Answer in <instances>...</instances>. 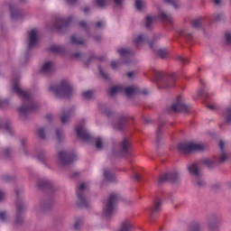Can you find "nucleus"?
<instances>
[{"instance_id":"obj_1","label":"nucleus","mask_w":231,"mask_h":231,"mask_svg":"<svg viewBox=\"0 0 231 231\" xmlns=\"http://www.w3.org/2000/svg\"><path fill=\"white\" fill-rule=\"evenodd\" d=\"M13 90L23 99V104L18 108V113L22 116H26L28 113L32 111H37V105L33 103L32 95L28 91L21 89V85L19 84V78L13 79Z\"/></svg>"},{"instance_id":"obj_2","label":"nucleus","mask_w":231,"mask_h":231,"mask_svg":"<svg viewBox=\"0 0 231 231\" xmlns=\"http://www.w3.org/2000/svg\"><path fill=\"white\" fill-rule=\"evenodd\" d=\"M226 160H228V154L223 153L218 159V161L216 159L214 161L210 159H204L202 162L204 165H207L208 169H213V167L216 166V163H217V162L219 163H223V162H226ZM202 162H195L188 166L189 172L191 173L196 178V183L198 187H205V180L201 179V173L199 172V171H201Z\"/></svg>"},{"instance_id":"obj_3","label":"nucleus","mask_w":231,"mask_h":231,"mask_svg":"<svg viewBox=\"0 0 231 231\" xmlns=\"http://www.w3.org/2000/svg\"><path fill=\"white\" fill-rule=\"evenodd\" d=\"M50 91H53L55 97H58L69 98V97L73 95V88H71V85H69V82H68L66 79L61 80L60 86L58 87L51 86L50 88Z\"/></svg>"},{"instance_id":"obj_4","label":"nucleus","mask_w":231,"mask_h":231,"mask_svg":"<svg viewBox=\"0 0 231 231\" xmlns=\"http://www.w3.org/2000/svg\"><path fill=\"white\" fill-rule=\"evenodd\" d=\"M203 149H205V145L192 142L180 143L177 146L180 154H190V152H194V151H203Z\"/></svg>"},{"instance_id":"obj_5","label":"nucleus","mask_w":231,"mask_h":231,"mask_svg":"<svg viewBox=\"0 0 231 231\" xmlns=\"http://www.w3.org/2000/svg\"><path fill=\"white\" fill-rule=\"evenodd\" d=\"M118 201V195L116 193H112L106 202L105 203V208L103 209V214L109 217V216H113L115 214V210H116V203Z\"/></svg>"},{"instance_id":"obj_6","label":"nucleus","mask_w":231,"mask_h":231,"mask_svg":"<svg viewBox=\"0 0 231 231\" xmlns=\"http://www.w3.org/2000/svg\"><path fill=\"white\" fill-rule=\"evenodd\" d=\"M152 73L156 82H163L166 88H174V86H176V79H174V77H170L169 80H165V77H167L165 72L153 69Z\"/></svg>"},{"instance_id":"obj_7","label":"nucleus","mask_w":231,"mask_h":231,"mask_svg":"<svg viewBox=\"0 0 231 231\" xmlns=\"http://www.w3.org/2000/svg\"><path fill=\"white\" fill-rule=\"evenodd\" d=\"M88 190V184L86 183H81L80 186L76 189L77 196H78V206L80 208H88L89 207V202L86 200L84 198V192Z\"/></svg>"},{"instance_id":"obj_8","label":"nucleus","mask_w":231,"mask_h":231,"mask_svg":"<svg viewBox=\"0 0 231 231\" xmlns=\"http://www.w3.org/2000/svg\"><path fill=\"white\" fill-rule=\"evenodd\" d=\"M76 133L78 138L82 140V142H87V143H93V142H95V137L89 134V132L86 130L84 125H78L76 127Z\"/></svg>"},{"instance_id":"obj_9","label":"nucleus","mask_w":231,"mask_h":231,"mask_svg":"<svg viewBox=\"0 0 231 231\" xmlns=\"http://www.w3.org/2000/svg\"><path fill=\"white\" fill-rule=\"evenodd\" d=\"M59 158L61 165L65 167V165H69V163H73L74 160H76L77 155L75 152H68L61 151L59 152Z\"/></svg>"},{"instance_id":"obj_10","label":"nucleus","mask_w":231,"mask_h":231,"mask_svg":"<svg viewBox=\"0 0 231 231\" xmlns=\"http://www.w3.org/2000/svg\"><path fill=\"white\" fill-rule=\"evenodd\" d=\"M171 111L174 113H189V106L183 104L181 96H179L176 102L171 106Z\"/></svg>"},{"instance_id":"obj_11","label":"nucleus","mask_w":231,"mask_h":231,"mask_svg":"<svg viewBox=\"0 0 231 231\" xmlns=\"http://www.w3.org/2000/svg\"><path fill=\"white\" fill-rule=\"evenodd\" d=\"M119 154L125 158L131 154V141L129 139L125 138L119 144Z\"/></svg>"},{"instance_id":"obj_12","label":"nucleus","mask_w":231,"mask_h":231,"mask_svg":"<svg viewBox=\"0 0 231 231\" xmlns=\"http://www.w3.org/2000/svg\"><path fill=\"white\" fill-rule=\"evenodd\" d=\"M179 178H180V174H178V171L167 172L160 176L159 183H164V181H172V182L178 181Z\"/></svg>"},{"instance_id":"obj_13","label":"nucleus","mask_w":231,"mask_h":231,"mask_svg":"<svg viewBox=\"0 0 231 231\" xmlns=\"http://www.w3.org/2000/svg\"><path fill=\"white\" fill-rule=\"evenodd\" d=\"M162 199H156L153 202L152 207L151 208V217L154 219V217H158L160 212H162Z\"/></svg>"},{"instance_id":"obj_14","label":"nucleus","mask_w":231,"mask_h":231,"mask_svg":"<svg viewBox=\"0 0 231 231\" xmlns=\"http://www.w3.org/2000/svg\"><path fill=\"white\" fill-rule=\"evenodd\" d=\"M73 21V17H69L67 20L63 18H60L56 21L54 26L57 30H62L64 28H68L71 24Z\"/></svg>"},{"instance_id":"obj_15","label":"nucleus","mask_w":231,"mask_h":231,"mask_svg":"<svg viewBox=\"0 0 231 231\" xmlns=\"http://www.w3.org/2000/svg\"><path fill=\"white\" fill-rule=\"evenodd\" d=\"M23 214H24V205L21 202L16 203V225L23 223Z\"/></svg>"},{"instance_id":"obj_16","label":"nucleus","mask_w":231,"mask_h":231,"mask_svg":"<svg viewBox=\"0 0 231 231\" xmlns=\"http://www.w3.org/2000/svg\"><path fill=\"white\" fill-rule=\"evenodd\" d=\"M29 35V45L28 48L29 50H32V48H33V46H35L38 42L37 40V30L32 29V31H30L28 32Z\"/></svg>"},{"instance_id":"obj_17","label":"nucleus","mask_w":231,"mask_h":231,"mask_svg":"<svg viewBox=\"0 0 231 231\" xmlns=\"http://www.w3.org/2000/svg\"><path fill=\"white\" fill-rule=\"evenodd\" d=\"M54 70L55 69L53 68V63L48 61L42 66L41 73H42V75H51Z\"/></svg>"},{"instance_id":"obj_18","label":"nucleus","mask_w":231,"mask_h":231,"mask_svg":"<svg viewBox=\"0 0 231 231\" xmlns=\"http://www.w3.org/2000/svg\"><path fill=\"white\" fill-rule=\"evenodd\" d=\"M150 48L152 50V51H155L157 53L158 57H161V59H165L167 55H169V51L167 49H154V43L151 42L150 43Z\"/></svg>"},{"instance_id":"obj_19","label":"nucleus","mask_w":231,"mask_h":231,"mask_svg":"<svg viewBox=\"0 0 231 231\" xmlns=\"http://www.w3.org/2000/svg\"><path fill=\"white\" fill-rule=\"evenodd\" d=\"M123 93H125L126 97H131L140 93V90L138 89V87H127L126 88H124Z\"/></svg>"},{"instance_id":"obj_20","label":"nucleus","mask_w":231,"mask_h":231,"mask_svg":"<svg viewBox=\"0 0 231 231\" xmlns=\"http://www.w3.org/2000/svg\"><path fill=\"white\" fill-rule=\"evenodd\" d=\"M159 19L162 23H164V24H172V16L171 14L161 13L159 14Z\"/></svg>"},{"instance_id":"obj_21","label":"nucleus","mask_w":231,"mask_h":231,"mask_svg":"<svg viewBox=\"0 0 231 231\" xmlns=\"http://www.w3.org/2000/svg\"><path fill=\"white\" fill-rule=\"evenodd\" d=\"M10 12H11V19H19L21 17V11L17 9V6L10 5Z\"/></svg>"},{"instance_id":"obj_22","label":"nucleus","mask_w":231,"mask_h":231,"mask_svg":"<svg viewBox=\"0 0 231 231\" xmlns=\"http://www.w3.org/2000/svg\"><path fill=\"white\" fill-rule=\"evenodd\" d=\"M116 93H124V86L118 85V86H114L110 88L109 90L110 97H115Z\"/></svg>"},{"instance_id":"obj_23","label":"nucleus","mask_w":231,"mask_h":231,"mask_svg":"<svg viewBox=\"0 0 231 231\" xmlns=\"http://www.w3.org/2000/svg\"><path fill=\"white\" fill-rule=\"evenodd\" d=\"M149 41V38H147L146 35L140 34L137 36L136 39L134 40V43L135 46H140V44H143V42H147Z\"/></svg>"},{"instance_id":"obj_24","label":"nucleus","mask_w":231,"mask_h":231,"mask_svg":"<svg viewBox=\"0 0 231 231\" xmlns=\"http://www.w3.org/2000/svg\"><path fill=\"white\" fill-rule=\"evenodd\" d=\"M223 118H225L227 125H231V108L226 107L222 113Z\"/></svg>"},{"instance_id":"obj_25","label":"nucleus","mask_w":231,"mask_h":231,"mask_svg":"<svg viewBox=\"0 0 231 231\" xmlns=\"http://www.w3.org/2000/svg\"><path fill=\"white\" fill-rule=\"evenodd\" d=\"M39 189H51V182L46 180H39L37 183Z\"/></svg>"},{"instance_id":"obj_26","label":"nucleus","mask_w":231,"mask_h":231,"mask_svg":"<svg viewBox=\"0 0 231 231\" xmlns=\"http://www.w3.org/2000/svg\"><path fill=\"white\" fill-rule=\"evenodd\" d=\"M127 124V117L124 116L121 117L118 120L117 125H115V129H117V131H122V129H124V125H125Z\"/></svg>"},{"instance_id":"obj_27","label":"nucleus","mask_w":231,"mask_h":231,"mask_svg":"<svg viewBox=\"0 0 231 231\" xmlns=\"http://www.w3.org/2000/svg\"><path fill=\"white\" fill-rule=\"evenodd\" d=\"M71 115H73V108H70L68 111L63 110V116L61 117L62 124H67L68 120H69V116H71Z\"/></svg>"},{"instance_id":"obj_28","label":"nucleus","mask_w":231,"mask_h":231,"mask_svg":"<svg viewBox=\"0 0 231 231\" xmlns=\"http://www.w3.org/2000/svg\"><path fill=\"white\" fill-rule=\"evenodd\" d=\"M131 228H133V225L129 220H125V222L122 223L119 231H131Z\"/></svg>"},{"instance_id":"obj_29","label":"nucleus","mask_w":231,"mask_h":231,"mask_svg":"<svg viewBox=\"0 0 231 231\" xmlns=\"http://www.w3.org/2000/svg\"><path fill=\"white\" fill-rule=\"evenodd\" d=\"M50 51L52 53H64V47L59 45H51Z\"/></svg>"},{"instance_id":"obj_30","label":"nucleus","mask_w":231,"mask_h":231,"mask_svg":"<svg viewBox=\"0 0 231 231\" xmlns=\"http://www.w3.org/2000/svg\"><path fill=\"white\" fill-rule=\"evenodd\" d=\"M72 44H81L84 45V40L82 38L78 37L77 34H73L70 38Z\"/></svg>"},{"instance_id":"obj_31","label":"nucleus","mask_w":231,"mask_h":231,"mask_svg":"<svg viewBox=\"0 0 231 231\" xmlns=\"http://www.w3.org/2000/svg\"><path fill=\"white\" fill-rule=\"evenodd\" d=\"M117 53H119L121 57H131V55H133V51L128 49L117 50Z\"/></svg>"},{"instance_id":"obj_32","label":"nucleus","mask_w":231,"mask_h":231,"mask_svg":"<svg viewBox=\"0 0 231 231\" xmlns=\"http://www.w3.org/2000/svg\"><path fill=\"white\" fill-rule=\"evenodd\" d=\"M104 177L106 178V180H107V181H115L114 173L107 170L104 171Z\"/></svg>"},{"instance_id":"obj_33","label":"nucleus","mask_w":231,"mask_h":231,"mask_svg":"<svg viewBox=\"0 0 231 231\" xmlns=\"http://www.w3.org/2000/svg\"><path fill=\"white\" fill-rule=\"evenodd\" d=\"M201 23H203V19L197 18L192 21L191 26H192V28H196V29L201 28Z\"/></svg>"},{"instance_id":"obj_34","label":"nucleus","mask_w":231,"mask_h":231,"mask_svg":"<svg viewBox=\"0 0 231 231\" xmlns=\"http://www.w3.org/2000/svg\"><path fill=\"white\" fill-rule=\"evenodd\" d=\"M179 35H180V37H185V39H186L189 42H190V41H192V33H188L186 31H180V32H179Z\"/></svg>"},{"instance_id":"obj_35","label":"nucleus","mask_w":231,"mask_h":231,"mask_svg":"<svg viewBox=\"0 0 231 231\" xmlns=\"http://www.w3.org/2000/svg\"><path fill=\"white\" fill-rule=\"evenodd\" d=\"M3 127L9 133V134H12V125H10V123H5L3 126V123L0 121V129H3Z\"/></svg>"},{"instance_id":"obj_36","label":"nucleus","mask_w":231,"mask_h":231,"mask_svg":"<svg viewBox=\"0 0 231 231\" xmlns=\"http://www.w3.org/2000/svg\"><path fill=\"white\" fill-rule=\"evenodd\" d=\"M164 124L163 123H160L159 124V127L156 131V139L157 142H160V138H162V128L163 127Z\"/></svg>"},{"instance_id":"obj_37","label":"nucleus","mask_w":231,"mask_h":231,"mask_svg":"<svg viewBox=\"0 0 231 231\" xmlns=\"http://www.w3.org/2000/svg\"><path fill=\"white\" fill-rule=\"evenodd\" d=\"M208 228L210 231L217 230V220H216V219L211 220L208 224Z\"/></svg>"},{"instance_id":"obj_38","label":"nucleus","mask_w":231,"mask_h":231,"mask_svg":"<svg viewBox=\"0 0 231 231\" xmlns=\"http://www.w3.org/2000/svg\"><path fill=\"white\" fill-rule=\"evenodd\" d=\"M82 97H84V98H87L88 100H91V98L93 97V91L87 90L82 93Z\"/></svg>"},{"instance_id":"obj_39","label":"nucleus","mask_w":231,"mask_h":231,"mask_svg":"<svg viewBox=\"0 0 231 231\" xmlns=\"http://www.w3.org/2000/svg\"><path fill=\"white\" fill-rule=\"evenodd\" d=\"M156 21L155 17L147 16L146 17V28H151V24Z\"/></svg>"},{"instance_id":"obj_40","label":"nucleus","mask_w":231,"mask_h":231,"mask_svg":"<svg viewBox=\"0 0 231 231\" xmlns=\"http://www.w3.org/2000/svg\"><path fill=\"white\" fill-rule=\"evenodd\" d=\"M96 3L97 6H99L100 8H104L106 5H108L109 0H96Z\"/></svg>"},{"instance_id":"obj_41","label":"nucleus","mask_w":231,"mask_h":231,"mask_svg":"<svg viewBox=\"0 0 231 231\" xmlns=\"http://www.w3.org/2000/svg\"><path fill=\"white\" fill-rule=\"evenodd\" d=\"M103 143L100 137H97L96 140V149H102Z\"/></svg>"},{"instance_id":"obj_42","label":"nucleus","mask_w":231,"mask_h":231,"mask_svg":"<svg viewBox=\"0 0 231 231\" xmlns=\"http://www.w3.org/2000/svg\"><path fill=\"white\" fill-rule=\"evenodd\" d=\"M81 225H82V219L78 218L74 224V230H79Z\"/></svg>"},{"instance_id":"obj_43","label":"nucleus","mask_w":231,"mask_h":231,"mask_svg":"<svg viewBox=\"0 0 231 231\" xmlns=\"http://www.w3.org/2000/svg\"><path fill=\"white\" fill-rule=\"evenodd\" d=\"M199 97H204L206 98H208V93H207L203 88L199 89Z\"/></svg>"},{"instance_id":"obj_44","label":"nucleus","mask_w":231,"mask_h":231,"mask_svg":"<svg viewBox=\"0 0 231 231\" xmlns=\"http://www.w3.org/2000/svg\"><path fill=\"white\" fill-rule=\"evenodd\" d=\"M38 134H39V136H40V138L42 140H45L46 139V134H44V128H40L38 130Z\"/></svg>"},{"instance_id":"obj_45","label":"nucleus","mask_w":231,"mask_h":231,"mask_svg":"<svg viewBox=\"0 0 231 231\" xmlns=\"http://www.w3.org/2000/svg\"><path fill=\"white\" fill-rule=\"evenodd\" d=\"M56 136H57L59 142H60V140H62V138H64V134H62V130H56Z\"/></svg>"},{"instance_id":"obj_46","label":"nucleus","mask_w":231,"mask_h":231,"mask_svg":"<svg viewBox=\"0 0 231 231\" xmlns=\"http://www.w3.org/2000/svg\"><path fill=\"white\" fill-rule=\"evenodd\" d=\"M135 7L137 10H142L143 8V5L142 4V0H135Z\"/></svg>"},{"instance_id":"obj_47","label":"nucleus","mask_w":231,"mask_h":231,"mask_svg":"<svg viewBox=\"0 0 231 231\" xmlns=\"http://www.w3.org/2000/svg\"><path fill=\"white\" fill-rule=\"evenodd\" d=\"M178 60H180V62H181V64H187L188 62H189V59L183 58L181 56H180Z\"/></svg>"},{"instance_id":"obj_48","label":"nucleus","mask_w":231,"mask_h":231,"mask_svg":"<svg viewBox=\"0 0 231 231\" xmlns=\"http://www.w3.org/2000/svg\"><path fill=\"white\" fill-rule=\"evenodd\" d=\"M98 69H99V73H100V75L103 77V79H105L106 80H107L108 77H107V75L106 74V72H104V70H102V67H98Z\"/></svg>"},{"instance_id":"obj_49","label":"nucleus","mask_w":231,"mask_h":231,"mask_svg":"<svg viewBox=\"0 0 231 231\" xmlns=\"http://www.w3.org/2000/svg\"><path fill=\"white\" fill-rule=\"evenodd\" d=\"M225 19V15L223 14H218L215 16V21H223Z\"/></svg>"},{"instance_id":"obj_50","label":"nucleus","mask_w":231,"mask_h":231,"mask_svg":"<svg viewBox=\"0 0 231 231\" xmlns=\"http://www.w3.org/2000/svg\"><path fill=\"white\" fill-rule=\"evenodd\" d=\"M164 1L168 5H172L173 8H178V5H176V2H174V0H164Z\"/></svg>"},{"instance_id":"obj_51","label":"nucleus","mask_w":231,"mask_h":231,"mask_svg":"<svg viewBox=\"0 0 231 231\" xmlns=\"http://www.w3.org/2000/svg\"><path fill=\"white\" fill-rule=\"evenodd\" d=\"M226 41L227 44H231V34L229 32L226 33Z\"/></svg>"},{"instance_id":"obj_52","label":"nucleus","mask_w":231,"mask_h":231,"mask_svg":"<svg viewBox=\"0 0 231 231\" xmlns=\"http://www.w3.org/2000/svg\"><path fill=\"white\" fill-rule=\"evenodd\" d=\"M134 179L135 181H140L142 180V177L140 176V174L134 172Z\"/></svg>"},{"instance_id":"obj_53","label":"nucleus","mask_w":231,"mask_h":231,"mask_svg":"<svg viewBox=\"0 0 231 231\" xmlns=\"http://www.w3.org/2000/svg\"><path fill=\"white\" fill-rule=\"evenodd\" d=\"M191 231H199V224L191 226Z\"/></svg>"},{"instance_id":"obj_54","label":"nucleus","mask_w":231,"mask_h":231,"mask_svg":"<svg viewBox=\"0 0 231 231\" xmlns=\"http://www.w3.org/2000/svg\"><path fill=\"white\" fill-rule=\"evenodd\" d=\"M37 160L40 162H44V153L42 152L41 154L37 155Z\"/></svg>"},{"instance_id":"obj_55","label":"nucleus","mask_w":231,"mask_h":231,"mask_svg":"<svg viewBox=\"0 0 231 231\" xmlns=\"http://www.w3.org/2000/svg\"><path fill=\"white\" fill-rule=\"evenodd\" d=\"M0 219H1L2 221H5V219H6V213H5V212H0Z\"/></svg>"},{"instance_id":"obj_56","label":"nucleus","mask_w":231,"mask_h":231,"mask_svg":"<svg viewBox=\"0 0 231 231\" xmlns=\"http://www.w3.org/2000/svg\"><path fill=\"white\" fill-rule=\"evenodd\" d=\"M80 57H82V54H80L79 52L72 54V59H80Z\"/></svg>"},{"instance_id":"obj_57","label":"nucleus","mask_w":231,"mask_h":231,"mask_svg":"<svg viewBox=\"0 0 231 231\" xmlns=\"http://www.w3.org/2000/svg\"><path fill=\"white\" fill-rule=\"evenodd\" d=\"M111 68H113V69H116L118 68V62L112 61L111 62Z\"/></svg>"},{"instance_id":"obj_58","label":"nucleus","mask_w":231,"mask_h":231,"mask_svg":"<svg viewBox=\"0 0 231 231\" xmlns=\"http://www.w3.org/2000/svg\"><path fill=\"white\" fill-rule=\"evenodd\" d=\"M219 147H220V150L222 151V152H225V142H223V141H220L219 142Z\"/></svg>"},{"instance_id":"obj_59","label":"nucleus","mask_w":231,"mask_h":231,"mask_svg":"<svg viewBox=\"0 0 231 231\" xmlns=\"http://www.w3.org/2000/svg\"><path fill=\"white\" fill-rule=\"evenodd\" d=\"M103 113L106 116H111V110H109V108H106L103 111Z\"/></svg>"},{"instance_id":"obj_60","label":"nucleus","mask_w":231,"mask_h":231,"mask_svg":"<svg viewBox=\"0 0 231 231\" xmlns=\"http://www.w3.org/2000/svg\"><path fill=\"white\" fill-rule=\"evenodd\" d=\"M124 0H114L115 5L117 6H122V3Z\"/></svg>"},{"instance_id":"obj_61","label":"nucleus","mask_w":231,"mask_h":231,"mask_svg":"<svg viewBox=\"0 0 231 231\" xmlns=\"http://www.w3.org/2000/svg\"><path fill=\"white\" fill-rule=\"evenodd\" d=\"M104 22H97V28H102V26H104Z\"/></svg>"},{"instance_id":"obj_62","label":"nucleus","mask_w":231,"mask_h":231,"mask_svg":"<svg viewBox=\"0 0 231 231\" xmlns=\"http://www.w3.org/2000/svg\"><path fill=\"white\" fill-rule=\"evenodd\" d=\"M5 194L3 191H0V201H3L5 199Z\"/></svg>"},{"instance_id":"obj_63","label":"nucleus","mask_w":231,"mask_h":231,"mask_svg":"<svg viewBox=\"0 0 231 231\" xmlns=\"http://www.w3.org/2000/svg\"><path fill=\"white\" fill-rule=\"evenodd\" d=\"M68 5H75L77 3V0H66Z\"/></svg>"},{"instance_id":"obj_64","label":"nucleus","mask_w":231,"mask_h":231,"mask_svg":"<svg viewBox=\"0 0 231 231\" xmlns=\"http://www.w3.org/2000/svg\"><path fill=\"white\" fill-rule=\"evenodd\" d=\"M79 26H81V28H86V26H87L86 22L81 21V22L79 23Z\"/></svg>"}]
</instances>
